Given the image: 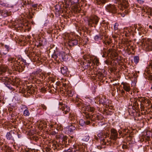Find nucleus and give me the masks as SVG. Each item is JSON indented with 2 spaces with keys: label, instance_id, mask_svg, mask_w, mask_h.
<instances>
[{
  "label": "nucleus",
  "instance_id": "42",
  "mask_svg": "<svg viewBox=\"0 0 152 152\" xmlns=\"http://www.w3.org/2000/svg\"><path fill=\"white\" fill-rule=\"evenodd\" d=\"M103 38V37L102 35H99H99H96L94 37V39L96 40H97L99 39H101Z\"/></svg>",
  "mask_w": 152,
  "mask_h": 152
},
{
  "label": "nucleus",
  "instance_id": "53",
  "mask_svg": "<svg viewBox=\"0 0 152 152\" xmlns=\"http://www.w3.org/2000/svg\"><path fill=\"white\" fill-rule=\"evenodd\" d=\"M77 106L78 107L81 106V108L82 109L83 108V105H82V104H80V103H78V104H77ZM85 107V106H83V107Z\"/></svg>",
  "mask_w": 152,
  "mask_h": 152
},
{
  "label": "nucleus",
  "instance_id": "9",
  "mask_svg": "<svg viewBox=\"0 0 152 152\" xmlns=\"http://www.w3.org/2000/svg\"><path fill=\"white\" fill-rule=\"evenodd\" d=\"M90 56L89 55L88 56H83L85 60H86V61H87V63H83V68H84L85 69H87L88 67H89L90 66V64L91 63V61H90Z\"/></svg>",
  "mask_w": 152,
  "mask_h": 152
},
{
  "label": "nucleus",
  "instance_id": "34",
  "mask_svg": "<svg viewBox=\"0 0 152 152\" xmlns=\"http://www.w3.org/2000/svg\"><path fill=\"white\" fill-rule=\"evenodd\" d=\"M141 101L142 102H143L144 103V104H146V106H148L149 104L151 103V102L148 100H145V99L144 98H142L141 99Z\"/></svg>",
  "mask_w": 152,
  "mask_h": 152
},
{
  "label": "nucleus",
  "instance_id": "19",
  "mask_svg": "<svg viewBox=\"0 0 152 152\" xmlns=\"http://www.w3.org/2000/svg\"><path fill=\"white\" fill-rule=\"evenodd\" d=\"M38 127L40 130L45 129L47 126V124L45 121H40L38 125Z\"/></svg>",
  "mask_w": 152,
  "mask_h": 152
},
{
  "label": "nucleus",
  "instance_id": "45",
  "mask_svg": "<svg viewBox=\"0 0 152 152\" xmlns=\"http://www.w3.org/2000/svg\"><path fill=\"white\" fill-rule=\"evenodd\" d=\"M68 95L69 96H73L74 95V92L71 91H69L67 92Z\"/></svg>",
  "mask_w": 152,
  "mask_h": 152
},
{
  "label": "nucleus",
  "instance_id": "29",
  "mask_svg": "<svg viewBox=\"0 0 152 152\" xmlns=\"http://www.w3.org/2000/svg\"><path fill=\"white\" fill-rule=\"evenodd\" d=\"M22 109H26L23 112V115L25 116H28L30 115V113L28 110H27V108L25 105H23Z\"/></svg>",
  "mask_w": 152,
  "mask_h": 152
},
{
  "label": "nucleus",
  "instance_id": "32",
  "mask_svg": "<svg viewBox=\"0 0 152 152\" xmlns=\"http://www.w3.org/2000/svg\"><path fill=\"white\" fill-rule=\"evenodd\" d=\"M71 124L70 126H69V130L71 132L75 129L76 127H77V125L76 124Z\"/></svg>",
  "mask_w": 152,
  "mask_h": 152
},
{
  "label": "nucleus",
  "instance_id": "35",
  "mask_svg": "<svg viewBox=\"0 0 152 152\" xmlns=\"http://www.w3.org/2000/svg\"><path fill=\"white\" fill-rule=\"evenodd\" d=\"M67 56L66 55H65V53L62 52V56L61 58V61H66L67 59Z\"/></svg>",
  "mask_w": 152,
  "mask_h": 152
},
{
  "label": "nucleus",
  "instance_id": "52",
  "mask_svg": "<svg viewBox=\"0 0 152 152\" xmlns=\"http://www.w3.org/2000/svg\"><path fill=\"white\" fill-rule=\"evenodd\" d=\"M37 4H33L32 5V7L34 8H36L37 7Z\"/></svg>",
  "mask_w": 152,
  "mask_h": 152
},
{
  "label": "nucleus",
  "instance_id": "18",
  "mask_svg": "<svg viewBox=\"0 0 152 152\" xmlns=\"http://www.w3.org/2000/svg\"><path fill=\"white\" fill-rule=\"evenodd\" d=\"M69 118L71 121V124H75L77 123V116L74 114H70Z\"/></svg>",
  "mask_w": 152,
  "mask_h": 152
},
{
  "label": "nucleus",
  "instance_id": "33",
  "mask_svg": "<svg viewBox=\"0 0 152 152\" xmlns=\"http://www.w3.org/2000/svg\"><path fill=\"white\" fill-rule=\"evenodd\" d=\"M2 150H4L5 152H11V151L10 148L7 145H4V147H3Z\"/></svg>",
  "mask_w": 152,
  "mask_h": 152
},
{
  "label": "nucleus",
  "instance_id": "62",
  "mask_svg": "<svg viewBox=\"0 0 152 152\" xmlns=\"http://www.w3.org/2000/svg\"><path fill=\"white\" fill-rule=\"evenodd\" d=\"M149 27L151 29L152 28V26L151 25H150L149 26Z\"/></svg>",
  "mask_w": 152,
  "mask_h": 152
},
{
  "label": "nucleus",
  "instance_id": "14",
  "mask_svg": "<svg viewBox=\"0 0 152 152\" xmlns=\"http://www.w3.org/2000/svg\"><path fill=\"white\" fill-rule=\"evenodd\" d=\"M72 3L70 0H68L66 2L65 5H64L63 4H62L63 7L66 9L71 8L74 12H75V9L74 8V7L73 6Z\"/></svg>",
  "mask_w": 152,
  "mask_h": 152
},
{
  "label": "nucleus",
  "instance_id": "38",
  "mask_svg": "<svg viewBox=\"0 0 152 152\" xmlns=\"http://www.w3.org/2000/svg\"><path fill=\"white\" fill-rule=\"evenodd\" d=\"M6 137L8 140L13 139L11 134L9 132H8L6 135Z\"/></svg>",
  "mask_w": 152,
  "mask_h": 152
},
{
  "label": "nucleus",
  "instance_id": "28",
  "mask_svg": "<svg viewBox=\"0 0 152 152\" xmlns=\"http://www.w3.org/2000/svg\"><path fill=\"white\" fill-rule=\"evenodd\" d=\"M75 147L74 151H79L80 152H84L86 151L82 146L77 145Z\"/></svg>",
  "mask_w": 152,
  "mask_h": 152
},
{
  "label": "nucleus",
  "instance_id": "39",
  "mask_svg": "<svg viewBox=\"0 0 152 152\" xmlns=\"http://www.w3.org/2000/svg\"><path fill=\"white\" fill-rule=\"evenodd\" d=\"M93 63L94 64L98 66L99 63L98 59L96 58H94L93 60Z\"/></svg>",
  "mask_w": 152,
  "mask_h": 152
},
{
  "label": "nucleus",
  "instance_id": "60",
  "mask_svg": "<svg viewBox=\"0 0 152 152\" xmlns=\"http://www.w3.org/2000/svg\"><path fill=\"white\" fill-rule=\"evenodd\" d=\"M150 138V137L149 136H147V138H146V139L147 140H148Z\"/></svg>",
  "mask_w": 152,
  "mask_h": 152
},
{
  "label": "nucleus",
  "instance_id": "40",
  "mask_svg": "<svg viewBox=\"0 0 152 152\" xmlns=\"http://www.w3.org/2000/svg\"><path fill=\"white\" fill-rule=\"evenodd\" d=\"M41 72V70L40 69H39L37 70L36 71L33 72H32V74L37 75H40V74H39V73Z\"/></svg>",
  "mask_w": 152,
  "mask_h": 152
},
{
  "label": "nucleus",
  "instance_id": "2",
  "mask_svg": "<svg viewBox=\"0 0 152 152\" xmlns=\"http://www.w3.org/2000/svg\"><path fill=\"white\" fill-rule=\"evenodd\" d=\"M8 61L9 62L8 65L11 67L13 70L20 69L22 66H19L18 62L14 58H8Z\"/></svg>",
  "mask_w": 152,
  "mask_h": 152
},
{
  "label": "nucleus",
  "instance_id": "47",
  "mask_svg": "<svg viewBox=\"0 0 152 152\" xmlns=\"http://www.w3.org/2000/svg\"><path fill=\"white\" fill-rule=\"evenodd\" d=\"M56 9V8L58 11L60 10V11H61V10H62V8L59 5H56L55 7Z\"/></svg>",
  "mask_w": 152,
  "mask_h": 152
},
{
  "label": "nucleus",
  "instance_id": "16",
  "mask_svg": "<svg viewBox=\"0 0 152 152\" xmlns=\"http://www.w3.org/2000/svg\"><path fill=\"white\" fill-rule=\"evenodd\" d=\"M82 110L85 111V112H83L86 115V114L85 113L86 112L87 113V114H89L87 111L91 112H94L95 110V108L93 107H91L89 105L83 107L82 108Z\"/></svg>",
  "mask_w": 152,
  "mask_h": 152
},
{
  "label": "nucleus",
  "instance_id": "46",
  "mask_svg": "<svg viewBox=\"0 0 152 152\" xmlns=\"http://www.w3.org/2000/svg\"><path fill=\"white\" fill-rule=\"evenodd\" d=\"M103 42L105 45L107 44L108 45H109L111 43L110 42L108 41V40H107V39H106L105 40H104V41L103 40Z\"/></svg>",
  "mask_w": 152,
  "mask_h": 152
},
{
  "label": "nucleus",
  "instance_id": "37",
  "mask_svg": "<svg viewBox=\"0 0 152 152\" xmlns=\"http://www.w3.org/2000/svg\"><path fill=\"white\" fill-rule=\"evenodd\" d=\"M90 138L89 136L87 134H86L83 138L82 140L86 142L88 141Z\"/></svg>",
  "mask_w": 152,
  "mask_h": 152
},
{
  "label": "nucleus",
  "instance_id": "21",
  "mask_svg": "<svg viewBox=\"0 0 152 152\" xmlns=\"http://www.w3.org/2000/svg\"><path fill=\"white\" fill-rule=\"evenodd\" d=\"M26 89L27 91V93L31 94L34 93L35 91L36 88L32 86H27Z\"/></svg>",
  "mask_w": 152,
  "mask_h": 152
},
{
  "label": "nucleus",
  "instance_id": "63",
  "mask_svg": "<svg viewBox=\"0 0 152 152\" xmlns=\"http://www.w3.org/2000/svg\"><path fill=\"white\" fill-rule=\"evenodd\" d=\"M104 37L105 38L104 39H105V40H106V39H107H107H108V38H107V37H105L104 36Z\"/></svg>",
  "mask_w": 152,
  "mask_h": 152
},
{
  "label": "nucleus",
  "instance_id": "56",
  "mask_svg": "<svg viewBox=\"0 0 152 152\" xmlns=\"http://www.w3.org/2000/svg\"><path fill=\"white\" fill-rule=\"evenodd\" d=\"M72 139H71V138L69 139L68 141V143H71L72 142Z\"/></svg>",
  "mask_w": 152,
  "mask_h": 152
},
{
  "label": "nucleus",
  "instance_id": "26",
  "mask_svg": "<svg viewBox=\"0 0 152 152\" xmlns=\"http://www.w3.org/2000/svg\"><path fill=\"white\" fill-rule=\"evenodd\" d=\"M79 123L81 126H83L84 125L89 124L91 123V121L90 120H88L85 121L83 119H81L79 121Z\"/></svg>",
  "mask_w": 152,
  "mask_h": 152
},
{
  "label": "nucleus",
  "instance_id": "36",
  "mask_svg": "<svg viewBox=\"0 0 152 152\" xmlns=\"http://www.w3.org/2000/svg\"><path fill=\"white\" fill-rule=\"evenodd\" d=\"M108 1V0H97L96 3L97 4H100L101 3L104 4Z\"/></svg>",
  "mask_w": 152,
  "mask_h": 152
},
{
  "label": "nucleus",
  "instance_id": "11",
  "mask_svg": "<svg viewBox=\"0 0 152 152\" xmlns=\"http://www.w3.org/2000/svg\"><path fill=\"white\" fill-rule=\"evenodd\" d=\"M73 6L75 9V12H80V8H79L78 6V0H70Z\"/></svg>",
  "mask_w": 152,
  "mask_h": 152
},
{
  "label": "nucleus",
  "instance_id": "24",
  "mask_svg": "<svg viewBox=\"0 0 152 152\" xmlns=\"http://www.w3.org/2000/svg\"><path fill=\"white\" fill-rule=\"evenodd\" d=\"M67 138L66 136H64L62 138H60L59 139L60 144L61 145H67L68 144L67 142Z\"/></svg>",
  "mask_w": 152,
  "mask_h": 152
},
{
  "label": "nucleus",
  "instance_id": "41",
  "mask_svg": "<svg viewBox=\"0 0 152 152\" xmlns=\"http://www.w3.org/2000/svg\"><path fill=\"white\" fill-rule=\"evenodd\" d=\"M134 60L135 63H137L139 61V58L138 56H135L134 57Z\"/></svg>",
  "mask_w": 152,
  "mask_h": 152
},
{
  "label": "nucleus",
  "instance_id": "6",
  "mask_svg": "<svg viewBox=\"0 0 152 152\" xmlns=\"http://www.w3.org/2000/svg\"><path fill=\"white\" fill-rule=\"evenodd\" d=\"M99 104H102L103 105L105 106L106 107L110 106V100L107 99L105 96H102L99 98Z\"/></svg>",
  "mask_w": 152,
  "mask_h": 152
},
{
  "label": "nucleus",
  "instance_id": "1",
  "mask_svg": "<svg viewBox=\"0 0 152 152\" xmlns=\"http://www.w3.org/2000/svg\"><path fill=\"white\" fill-rule=\"evenodd\" d=\"M141 45L143 50L146 51L152 50V40L149 39L144 40L142 42Z\"/></svg>",
  "mask_w": 152,
  "mask_h": 152
},
{
  "label": "nucleus",
  "instance_id": "4",
  "mask_svg": "<svg viewBox=\"0 0 152 152\" xmlns=\"http://www.w3.org/2000/svg\"><path fill=\"white\" fill-rule=\"evenodd\" d=\"M99 18L96 16L91 17L88 20V25L91 27H95L99 22Z\"/></svg>",
  "mask_w": 152,
  "mask_h": 152
},
{
  "label": "nucleus",
  "instance_id": "58",
  "mask_svg": "<svg viewBox=\"0 0 152 152\" xmlns=\"http://www.w3.org/2000/svg\"><path fill=\"white\" fill-rule=\"evenodd\" d=\"M104 62L106 64H109V61H108L106 60H105V61H104Z\"/></svg>",
  "mask_w": 152,
  "mask_h": 152
},
{
  "label": "nucleus",
  "instance_id": "23",
  "mask_svg": "<svg viewBox=\"0 0 152 152\" xmlns=\"http://www.w3.org/2000/svg\"><path fill=\"white\" fill-rule=\"evenodd\" d=\"M121 84L123 86L124 89L126 92H129L130 89V84L127 83L122 82Z\"/></svg>",
  "mask_w": 152,
  "mask_h": 152
},
{
  "label": "nucleus",
  "instance_id": "20",
  "mask_svg": "<svg viewBox=\"0 0 152 152\" xmlns=\"http://www.w3.org/2000/svg\"><path fill=\"white\" fill-rule=\"evenodd\" d=\"M78 43V41L77 39L73 38L69 40L68 42V45L70 46H73L77 45Z\"/></svg>",
  "mask_w": 152,
  "mask_h": 152
},
{
  "label": "nucleus",
  "instance_id": "61",
  "mask_svg": "<svg viewBox=\"0 0 152 152\" xmlns=\"http://www.w3.org/2000/svg\"><path fill=\"white\" fill-rule=\"evenodd\" d=\"M75 137L72 136H70V138H71L72 139L74 138Z\"/></svg>",
  "mask_w": 152,
  "mask_h": 152
},
{
  "label": "nucleus",
  "instance_id": "50",
  "mask_svg": "<svg viewBox=\"0 0 152 152\" xmlns=\"http://www.w3.org/2000/svg\"><path fill=\"white\" fill-rule=\"evenodd\" d=\"M112 51H113V49H109L108 50L107 52V54L108 55L109 54H110V53H112Z\"/></svg>",
  "mask_w": 152,
  "mask_h": 152
},
{
  "label": "nucleus",
  "instance_id": "55",
  "mask_svg": "<svg viewBox=\"0 0 152 152\" xmlns=\"http://www.w3.org/2000/svg\"><path fill=\"white\" fill-rule=\"evenodd\" d=\"M3 140L2 139H0V145H2L3 142Z\"/></svg>",
  "mask_w": 152,
  "mask_h": 152
},
{
  "label": "nucleus",
  "instance_id": "12",
  "mask_svg": "<svg viewBox=\"0 0 152 152\" xmlns=\"http://www.w3.org/2000/svg\"><path fill=\"white\" fill-rule=\"evenodd\" d=\"M59 104L61 106L59 107L63 111L64 113L65 114H67L69 111V108L67 105L64 104H63L61 103H59Z\"/></svg>",
  "mask_w": 152,
  "mask_h": 152
},
{
  "label": "nucleus",
  "instance_id": "17",
  "mask_svg": "<svg viewBox=\"0 0 152 152\" xmlns=\"http://www.w3.org/2000/svg\"><path fill=\"white\" fill-rule=\"evenodd\" d=\"M111 138L114 140H115L118 138V133L117 130L114 129H111Z\"/></svg>",
  "mask_w": 152,
  "mask_h": 152
},
{
  "label": "nucleus",
  "instance_id": "8",
  "mask_svg": "<svg viewBox=\"0 0 152 152\" xmlns=\"http://www.w3.org/2000/svg\"><path fill=\"white\" fill-rule=\"evenodd\" d=\"M130 101L131 102V105L132 106L133 109L138 110L139 108V104L137 102V99L134 98H133L130 99Z\"/></svg>",
  "mask_w": 152,
  "mask_h": 152
},
{
  "label": "nucleus",
  "instance_id": "57",
  "mask_svg": "<svg viewBox=\"0 0 152 152\" xmlns=\"http://www.w3.org/2000/svg\"><path fill=\"white\" fill-rule=\"evenodd\" d=\"M116 34L115 35H113V37L114 38H116L117 37H118V35H117V34H117V33H116Z\"/></svg>",
  "mask_w": 152,
  "mask_h": 152
},
{
  "label": "nucleus",
  "instance_id": "10",
  "mask_svg": "<svg viewBox=\"0 0 152 152\" xmlns=\"http://www.w3.org/2000/svg\"><path fill=\"white\" fill-rule=\"evenodd\" d=\"M62 53L55 52L52 55V57L56 61H61Z\"/></svg>",
  "mask_w": 152,
  "mask_h": 152
},
{
  "label": "nucleus",
  "instance_id": "54",
  "mask_svg": "<svg viewBox=\"0 0 152 152\" xmlns=\"http://www.w3.org/2000/svg\"><path fill=\"white\" fill-rule=\"evenodd\" d=\"M121 93L122 95L123 96L124 94L125 93V91L123 90H122L121 91Z\"/></svg>",
  "mask_w": 152,
  "mask_h": 152
},
{
  "label": "nucleus",
  "instance_id": "64",
  "mask_svg": "<svg viewBox=\"0 0 152 152\" xmlns=\"http://www.w3.org/2000/svg\"><path fill=\"white\" fill-rule=\"evenodd\" d=\"M104 37L105 38L104 39H105V40H106V39H107H107H108V38H107V37H105L104 36Z\"/></svg>",
  "mask_w": 152,
  "mask_h": 152
},
{
  "label": "nucleus",
  "instance_id": "43",
  "mask_svg": "<svg viewBox=\"0 0 152 152\" xmlns=\"http://www.w3.org/2000/svg\"><path fill=\"white\" fill-rule=\"evenodd\" d=\"M145 105H146L145 104H144V103L143 102H142V103H141V104H140V106L141 111L144 110Z\"/></svg>",
  "mask_w": 152,
  "mask_h": 152
},
{
  "label": "nucleus",
  "instance_id": "25",
  "mask_svg": "<svg viewBox=\"0 0 152 152\" xmlns=\"http://www.w3.org/2000/svg\"><path fill=\"white\" fill-rule=\"evenodd\" d=\"M7 67L5 65L0 66V75H3L4 74L7 72Z\"/></svg>",
  "mask_w": 152,
  "mask_h": 152
},
{
  "label": "nucleus",
  "instance_id": "13",
  "mask_svg": "<svg viewBox=\"0 0 152 152\" xmlns=\"http://www.w3.org/2000/svg\"><path fill=\"white\" fill-rule=\"evenodd\" d=\"M116 3H118L124 8H126L128 6V3L126 0H113Z\"/></svg>",
  "mask_w": 152,
  "mask_h": 152
},
{
  "label": "nucleus",
  "instance_id": "49",
  "mask_svg": "<svg viewBox=\"0 0 152 152\" xmlns=\"http://www.w3.org/2000/svg\"><path fill=\"white\" fill-rule=\"evenodd\" d=\"M41 107L44 110H46L47 109V107L44 104L41 105Z\"/></svg>",
  "mask_w": 152,
  "mask_h": 152
},
{
  "label": "nucleus",
  "instance_id": "51",
  "mask_svg": "<svg viewBox=\"0 0 152 152\" xmlns=\"http://www.w3.org/2000/svg\"><path fill=\"white\" fill-rule=\"evenodd\" d=\"M143 29L142 27L139 26L137 28V30L139 31H142L143 30Z\"/></svg>",
  "mask_w": 152,
  "mask_h": 152
},
{
  "label": "nucleus",
  "instance_id": "59",
  "mask_svg": "<svg viewBox=\"0 0 152 152\" xmlns=\"http://www.w3.org/2000/svg\"><path fill=\"white\" fill-rule=\"evenodd\" d=\"M77 140V139L76 138H75V137H74V138L73 139H72V141L74 142V141L75 142V141H76Z\"/></svg>",
  "mask_w": 152,
  "mask_h": 152
},
{
  "label": "nucleus",
  "instance_id": "27",
  "mask_svg": "<svg viewBox=\"0 0 152 152\" xmlns=\"http://www.w3.org/2000/svg\"><path fill=\"white\" fill-rule=\"evenodd\" d=\"M68 69L66 67H62L61 69V73L65 76L66 75L68 74Z\"/></svg>",
  "mask_w": 152,
  "mask_h": 152
},
{
  "label": "nucleus",
  "instance_id": "15",
  "mask_svg": "<svg viewBox=\"0 0 152 152\" xmlns=\"http://www.w3.org/2000/svg\"><path fill=\"white\" fill-rule=\"evenodd\" d=\"M142 12H145L148 15V17L150 18V16H151L152 13V10L151 8L148 7H143L142 9Z\"/></svg>",
  "mask_w": 152,
  "mask_h": 152
},
{
  "label": "nucleus",
  "instance_id": "44",
  "mask_svg": "<svg viewBox=\"0 0 152 152\" xmlns=\"http://www.w3.org/2000/svg\"><path fill=\"white\" fill-rule=\"evenodd\" d=\"M11 14V12H10L7 11L4 13L3 15L4 17H6L7 16H9Z\"/></svg>",
  "mask_w": 152,
  "mask_h": 152
},
{
  "label": "nucleus",
  "instance_id": "5",
  "mask_svg": "<svg viewBox=\"0 0 152 152\" xmlns=\"http://www.w3.org/2000/svg\"><path fill=\"white\" fill-rule=\"evenodd\" d=\"M0 82H3L4 84L10 89L12 90V88L10 84L11 80L8 77H0Z\"/></svg>",
  "mask_w": 152,
  "mask_h": 152
},
{
  "label": "nucleus",
  "instance_id": "7",
  "mask_svg": "<svg viewBox=\"0 0 152 152\" xmlns=\"http://www.w3.org/2000/svg\"><path fill=\"white\" fill-rule=\"evenodd\" d=\"M106 10L110 13L114 14L117 12V9L115 5L114 4H109L106 7Z\"/></svg>",
  "mask_w": 152,
  "mask_h": 152
},
{
  "label": "nucleus",
  "instance_id": "48",
  "mask_svg": "<svg viewBox=\"0 0 152 152\" xmlns=\"http://www.w3.org/2000/svg\"><path fill=\"white\" fill-rule=\"evenodd\" d=\"M108 23L107 22L106 23L104 21H103L102 22L100 23V25L102 26H103V24H104L105 25L104 26H106L107 25Z\"/></svg>",
  "mask_w": 152,
  "mask_h": 152
},
{
  "label": "nucleus",
  "instance_id": "22",
  "mask_svg": "<svg viewBox=\"0 0 152 152\" xmlns=\"http://www.w3.org/2000/svg\"><path fill=\"white\" fill-rule=\"evenodd\" d=\"M123 31L121 32L122 33V35L123 36L124 35L126 37H128L130 35V31L131 30H130L128 28H124Z\"/></svg>",
  "mask_w": 152,
  "mask_h": 152
},
{
  "label": "nucleus",
  "instance_id": "30",
  "mask_svg": "<svg viewBox=\"0 0 152 152\" xmlns=\"http://www.w3.org/2000/svg\"><path fill=\"white\" fill-rule=\"evenodd\" d=\"M128 147L126 145H121L118 147V149L120 150V151H126L125 150V149H128Z\"/></svg>",
  "mask_w": 152,
  "mask_h": 152
},
{
  "label": "nucleus",
  "instance_id": "31",
  "mask_svg": "<svg viewBox=\"0 0 152 152\" xmlns=\"http://www.w3.org/2000/svg\"><path fill=\"white\" fill-rule=\"evenodd\" d=\"M118 24V23H115L114 25V29L115 33L118 34L119 33L120 30L119 29Z\"/></svg>",
  "mask_w": 152,
  "mask_h": 152
},
{
  "label": "nucleus",
  "instance_id": "3",
  "mask_svg": "<svg viewBox=\"0 0 152 152\" xmlns=\"http://www.w3.org/2000/svg\"><path fill=\"white\" fill-rule=\"evenodd\" d=\"M86 115H85L86 118L88 120L89 119L91 120V121H94L96 120H101L103 118V117L100 114H92V113L90 114H87V113L86 112Z\"/></svg>",
  "mask_w": 152,
  "mask_h": 152
}]
</instances>
